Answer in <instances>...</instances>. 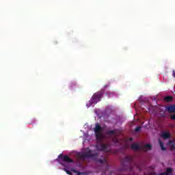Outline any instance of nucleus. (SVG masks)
<instances>
[{"instance_id": "1", "label": "nucleus", "mask_w": 175, "mask_h": 175, "mask_svg": "<svg viewBox=\"0 0 175 175\" xmlns=\"http://www.w3.org/2000/svg\"><path fill=\"white\" fill-rule=\"evenodd\" d=\"M121 165L124 168L125 170H129V172H133V167H136L137 169L140 166L135 163L133 159V156H126L121 161Z\"/></svg>"}, {"instance_id": "2", "label": "nucleus", "mask_w": 175, "mask_h": 175, "mask_svg": "<svg viewBox=\"0 0 175 175\" xmlns=\"http://www.w3.org/2000/svg\"><path fill=\"white\" fill-rule=\"evenodd\" d=\"M103 94H105V89H101L99 92L94 93L90 100L86 104L87 107H91L92 105H96L98 102H100L103 98Z\"/></svg>"}, {"instance_id": "3", "label": "nucleus", "mask_w": 175, "mask_h": 175, "mask_svg": "<svg viewBox=\"0 0 175 175\" xmlns=\"http://www.w3.org/2000/svg\"><path fill=\"white\" fill-rule=\"evenodd\" d=\"M94 131L96 140H98V142H102L105 137L103 135V127L98 123H96Z\"/></svg>"}, {"instance_id": "4", "label": "nucleus", "mask_w": 175, "mask_h": 175, "mask_svg": "<svg viewBox=\"0 0 175 175\" xmlns=\"http://www.w3.org/2000/svg\"><path fill=\"white\" fill-rule=\"evenodd\" d=\"M79 157L81 159H85V158H95V157H98V153L93 154L92 150H89L83 153L79 154Z\"/></svg>"}, {"instance_id": "5", "label": "nucleus", "mask_w": 175, "mask_h": 175, "mask_svg": "<svg viewBox=\"0 0 175 175\" xmlns=\"http://www.w3.org/2000/svg\"><path fill=\"white\" fill-rule=\"evenodd\" d=\"M96 148L98 150V151H106L107 152L109 151L107 149L109 148V144H100L99 145L96 146Z\"/></svg>"}, {"instance_id": "6", "label": "nucleus", "mask_w": 175, "mask_h": 175, "mask_svg": "<svg viewBox=\"0 0 175 175\" xmlns=\"http://www.w3.org/2000/svg\"><path fill=\"white\" fill-rule=\"evenodd\" d=\"M97 162L98 163H100V165H105V172L109 170V164H107V160L106 159V158H103V159H98Z\"/></svg>"}, {"instance_id": "7", "label": "nucleus", "mask_w": 175, "mask_h": 175, "mask_svg": "<svg viewBox=\"0 0 175 175\" xmlns=\"http://www.w3.org/2000/svg\"><path fill=\"white\" fill-rule=\"evenodd\" d=\"M165 111H168L170 114H173L175 113V105H168L165 107Z\"/></svg>"}, {"instance_id": "8", "label": "nucleus", "mask_w": 175, "mask_h": 175, "mask_svg": "<svg viewBox=\"0 0 175 175\" xmlns=\"http://www.w3.org/2000/svg\"><path fill=\"white\" fill-rule=\"evenodd\" d=\"M161 137L164 139H170L172 137V134L169 131H165L161 133Z\"/></svg>"}, {"instance_id": "9", "label": "nucleus", "mask_w": 175, "mask_h": 175, "mask_svg": "<svg viewBox=\"0 0 175 175\" xmlns=\"http://www.w3.org/2000/svg\"><path fill=\"white\" fill-rule=\"evenodd\" d=\"M63 163L65 162L66 163H73V159H70L69 156L64 155L62 161Z\"/></svg>"}, {"instance_id": "10", "label": "nucleus", "mask_w": 175, "mask_h": 175, "mask_svg": "<svg viewBox=\"0 0 175 175\" xmlns=\"http://www.w3.org/2000/svg\"><path fill=\"white\" fill-rule=\"evenodd\" d=\"M131 150H134L135 151H137V150H142V147L139 146L137 144H131Z\"/></svg>"}, {"instance_id": "11", "label": "nucleus", "mask_w": 175, "mask_h": 175, "mask_svg": "<svg viewBox=\"0 0 175 175\" xmlns=\"http://www.w3.org/2000/svg\"><path fill=\"white\" fill-rule=\"evenodd\" d=\"M58 158L60 159L59 160V163L62 165V166H65V163L62 162V161H64V154H59Z\"/></svg>"}, {"instance_id": "12", "label": "nucleus", "mask_w": 175, "mask_h": 175, "mask_svg": "<svg viewBox=\"0 0 175 175\" xmlns=\"http://www.w3.org/2000/svg\"><path fill=\"white\" fill-rule=\"evenodd\" d=\"M152 146L150 144H146L144 146V151H148V150H152Z\"/></svg>"}, {"instance_id": "13", "label": "nucleus", "mask_w": 175, "mask_h": 175, "mask_svg": "<svg viewBox=\"0 0 175 175\" xmlns=\"http://www.w3.org/2000/svg\"><path fill=\"white\" fill-rule=\"evenodd\" d=\"M169 144H172L171 148H170L171 151H174V150H175V141L170 140L169 141Z\"/></svg>"}, {"instance_id": "14", "label": "nucleus", "mask_w": 175, "mask_h": 175, "mask_svg": "<svg viewBox=\"0 0 175 175\" xmlns=\"http://www.w3.org/2000/svg\"><path fill=\"white\" fill-rule=\"evenodd\" d=\"M164 100L167 103L171 102L173 100V97L172 96H167L164 98Z\"/></svg>"}, {"instance_id": "15", "label": "nucleus", "mask_w": 175, "mask_h": 175, "mask_svg": "<svg viewBox=\"0 0 175 175\" xmlns=\"http://www.w3.org/2000/svg\"><path fill=\"white\" fill-rule=\"evenodd\" d=\"M71 172H73L74 173H77V175H83V174H84V173L80 172L76 170L75 168H72Z\"/></svg>"}, {"instance_id": "16", "label": "nucleus", "mask_w": 175, "mask_h": 175, "mask_svg": "<svg viewBox=\"0 0 175 175\" xmlns=\"http://www.w3.org/2000/svg\"><path fill=\"white\" fill-rule=\"evenodd\" d=\"M159 144L161 150L163 151H165L166 150V148H165V146H163V142H162L161 140H159Z\"/></svg>"}, {"instance_id": "17", "label": "nucleus", "mask_w": 175, "mask_h": 175, "mask_svg": "<svg viewBox=\"0 0 175 175\" xmlns=\"http://www.w3.org/2000/svg\"><path fill=\"white\" fill-rule=\"evenodd\" d=\"M173 172V170L172 168H167L165 173H167V175H171Z\"/></svg>"}, {"instance_id": "18", "label": "nucleus", "mask_w": 175, "mask_h": 175, "mask_svg": "<svg viewBox=\"0 0 175 175\" xmlns=\"http://www.w3.org/2000/svg\"><path fill=\"white\" fill-rule=\"evenodd\" d=\"M114 133H116V131H114V130H111V131H107V135H114Z\"/></svg>"}, {"instance_id": "19", "label": "nucleus", "mask_w": 175, "mask_h": 175, "mask_svg": "<svg viewBox=\"0 0 175 175\" xmlns=\"http://www.w3.org/2000/svg\"><path fill=\"white\" fill-rule=\"evenodd\" d=\"M63 170H64V172H66V173L67 174L73 175V174H72V172L68 170V168H67V167H64V168L63 169Z\"/></svg>"}, {"instance_id": "20", "label": "nucleus", "mask_w": 175, "mask_h": 175, "mask_svg": "<svg viewBox=\"0 0 175 175\" xmlns=\"http://www.w3.org/2000/svg\"><path fill=\"white\" fill-rule=\"evenodd\" d=\"M106 95H107V96H108V98H111V96H113V92H106Z\"/></svg>"}, {"instance_id": "21", "label": "nucleus", "mask_w": 175, "mask_h": 175, "mask_svg": "<svg viewBox=\"0 0 175 175\" xmlns=\"http://www.w3.org/2000/svg\"><path fill=\"white\" fill-rule=\"evenodd\" d=\"M142 129L141 126H137L135 128V132H139Z\"/></svg>"}, {"instance_id": "22", "label": "nucleus", "mask_w": 175, "mask_h": 175, "mask_svg": "<svg viewBox=\"0 0 175 175\" xmlns=\"http://www.w3.org/2000/svg\"><path fill=\"white\" fill-rule=\"evenodd\" d=\"M73 85H76V83H70V88H73Z\"/></svg>"}, {"instance_id": "23", "label": "nucleus", "mask_w": 175, "mask_h": 175, "mask_svg": "<svg viewBox=\"0 0 175 175\" xmlns=\"http://www.w3.org/2000/svg\"><path fill=\"white\" fill-rule=\"evenodd\" d=\"M171 120H175V114L171 116Z\"/></svg>"}, {"instance_id": "24", "label": "nucleus", "mask_w": 175, "mask_h": 175, "mask_svg": "<svg viewBox=\"0 0 175 175\" xmlns=\"http://www.w3.org/2000/svg\"><path fill=\"white\" fill-rule=\"evenodd\" d=\"M160 175H168V174H167V172H165L161 173Z\"/></svg>"}, {"instance_id": "25", "label": "nucleus", "mask_w": 175, "mask_h": 175, "mask_svg": "<svg viewBox=\"0 0 175 175\" xmlns=\"http://www.w3.org/2000/svg\"><path fill=\"white\" fill-rule=\"evenodd\" d=\"M107 87H109V85H104V88H107Z\"/></svg>"}, {"instance_id": "26", "label": "nucleus", "mask_w": 175, "mask_h": 175, "mask_svg": "<svg viewBox=\"0 0 175 175\" xmlns=\"http://www.w3.org/2000/svg\"><path fill=\"white\" fill-rule=\"evenodd\" d=\"M172 75H173V77H175V71L174 70H173V74Z\"/></svg>"}, {"instance_id": "27", "label": "nucleus", "mask_w": 175, "mask_h": 175, "mask_svg": "<svg viewBox=\"0 0 175 175\" xmlns=\"http://www.w3.org/2000/svg\"><path fill=\"white\" fill-rule=\"evenodd\" d=\"M132 140H133V138H132V137L129 138L130 142H132Z\"/></svg>"}, {"instance_id": "28", "label": "nucleus", "mask_w": 175, "mask_h": 175, "mask_svg": "<svg viewBox=\"0 0 175 175\" xmlns=\"http://www.w3.org/2000/svg\"><path fill=\"white\" fill-rule=\"evenodd\" d=\"M139 171H141L142 170V169H140V168H139Z\"/></svg>"}]
</instances>
